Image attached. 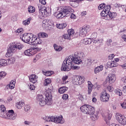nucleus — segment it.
Here are the masks:
<instances>
[{"mask_svg":"<svg viewBox=\"0 0 126 126\" xmlns=\"http://www.w3.org/2000/svg\"><path fill=\"white\" fill-rule=\"evenodd\" d=\"M52 83L51 79H46L43 83L44 86H47L46 88L45 98L42 94H38L37 100L39 102V104L40 107H44L47 105L51 106L53 104V98L52 96V91H53V86H49Z\"/></svg>","mask_w":126,"mask_h":126,"instance_id":"1","label":"nucleus"},{"mask_svg":"<svg viewBox=\"0 0 126 126\" xmlns=\"http://www.w3.org/2000/svg\"><path fill=\"white\" fill-rule=\"evenodd\" d=\"M111 10V6L107 5L105 6L104 9L100 13L101 19H104V20H114V18L117 17V14L115 12L112 13L110 10Z\"/></svg>","mask_w":126,"mask_h":126,"instance_id":"2","label":"nucleus"},{"mask_svg":"<svg viewBox=\"0 0 126 126\" xmlns=\"http://www.w3.org/2000/svg\"><path fill=\"white\" fill-rule=\"evenodd\" d=\"M72 62V58L68 57L67 59H65L63 62L61 67V70L63 71H69L70 69H79V66H74Z\"/></svg>","mask_w":126,"mask_h":126,"instance_id":"3","label":"nucleus"},{"mask_svg":"<svg viewBox=\"0 0 126 126\" xmlns=\"http://www.w3.org/2000/svg\"><path fill=\"white\" fill-rule=\"evenodd\" d=\"M37 6L39 10L38 15L40 19H42L43 17H47V16H49L51 15L50 8L43 6L40 4H37Z\"/></svg>","mask_w":126,"mask_h":126,"instance_id":"4","label":"nucleus"},{"mask_svg":"<svg viewBox=\"0 0 126 126\" xmlns=\"http://www.w3.org/2000/svg\"><path fill=\"white\" fill-rule=\"evenodd\" d=\"M85 56L84 53L82 52H75L73 56H69V58L72 59V62L76 64H80L82 63L81 59H83Z\"/></svg>","mask_w":126,"mask_h":126,"instance_id":"5","label":"nucleus"},{"mask_svg":"<svg viewBox=\"0 0 126 126\" xmlns=\"http://www.w3.org/2000/svg\"><path fill=\"white\" fill-rule=\"evenodd\" d=\"M80 110L84 114L87 115H93L95 113V108L91 105L85 104L80 107Z\"/></svg>","mask_w":126,"mask_h":126,"instance_id":"6","label":"nucleus"},{"mask_svg":"<svg viewBox=\"0 0 126 126\" xmlns=\"http://www.w3.org/2000/svg\"><path fill=\"white\" fill-rule=\"evenodd\" d=\"M20 37L23 42L32 45V38L33 37L32 34L30 36L29 33H25L24 34H21Z\"/></svg>","mask_w":126,"mask_h":126,"instance_id":"7","label":"nucleus"},{"mask_svg":"<svg viewBox=\"0 0 126 126\" xmlns=\"http://www.w3.org/2000/svg\"><path fill=\"white\" fill-rule=\"evenodd\" d=\"M38 51H41V48L38 47H32L30 49L25 50L24 54L25 56L31 57V56H34Z\"/></svg>","mask_w":126,"mask_h":126,"instance_id":"8","label":"nucleus"},{"mask_svg":"<svg viewBox=\"0 0 126 126\" xmlns=\"http://www.w3.org/2000/svg\"><path fill=\"white\" fill-rule=\"evenodd\" d=\"M17 50V45L15 43H10L9 45V47L7 50V53L6 55L8 56V57H10V56H12V54L13 53H15L16 50Z\"/></svg>","mask_w":126,"mask_h":126,"instance_id":"9","label":"nucleus"},{"mask_svg":"<svg viewBox=\"0 0 126 126\" xmlns=\"http://www.w3.org/2000/svg\"><path fill=\"white\" fill-rule=\"evenodd\" d=\"M90 27L89 26H86L84 28H81L79 32V36L81 37H86L88 36V33L90 32Z\"/></svg>","mask_w":126,"mask_h":126,"instance_id":"10","label":"nucleus"},{"mask_svg":"<svg viewBox=\"0 0 126 126\" xmlns=\"http://www.w3.org/2000/svg\"><path fill=\"white\" fill-rule=\"evenodd\" d=\"M116 118L117 121L121 124V125H126V118H125L121 113H117L116 115Z\"/></svg>","mask_w":126,"mask_h":126,"instance_id":"11","label":"nucleus"},{"mask_svg":"<svg viewBox=\"0 0 126 126\" xmlns=\"http://www.w3.org/2000/svg\"><path fill=\"white\" fill-rule=\"evenodd\" d=\"M100 98L102 102H108L109 99H110V95L107 93L106 91H104L101 93Z\"/></svg>","mask_w":126,"mask_h":126,"instance_id":"12","label":"nucleus"},{"mask_svg":"<svg viewBox=\"0 0 126 126\" xmlns=\"http://www.w3.org/2000/svg\"><path fill=\"white\" fill-rule=\"evenodd\" d=\"M52 120L53 122L55 123V124H60V125L64 124V119L63 116H52Z\"/></svg>","mask_w":126,"mask_h":126,"instance_id":"13","label":"nucleus"},{"mask_svg":"<svg viewBox=\"0 0 126 126\" xmlns=\"http://www.w3.org/2000/svg\"><path fill=\"white\" fill-rule=\"evenodd\" d=\"M74 34V30L72 29L68 30V33H65L63 35V39H67V40H70V37H72Z\"/></svg>","mask_w":126,"mask_h":126,"instance_id":"14","label":"nucleus"},{"mask_svg":"<svg viewBox=\"0 0 126 126\" xmlns=\"http://www.w3.org/2000/svg\"><path fill=\"white\" fill-rule=\"evenodd\" d=\"M61 9L62 10L63 13L65 14V16H66L68 13H71V12H73L74 11L70 6H65L61 8Z\"/></svg>","mask_w":126,"mask_h":126,"instance_id":"15","label":"nucleus"},{"mask_svg":"<svg viewBox=\"0 0 126 126\" xmlns=\"http://www.w3.org/2000/svg\"><path fill=\"white\" fill-rule=\"evenodd\" d=\"M2 118L6 120H15L16 119V114H5L2 116Z\"/></svg>","mask_w":126,"mask_h":126,"instance_id":"16","label":"nucleus"},{"mask_svg":"<svg viewBox=\"0 0 126 126\" xmlns=\"http://www.w3.org/2000/svg\"><path fill=\"white\" fill-rule=\"evenodd\" d=\"M42 42L43 41L40 38L34 37L32 36V44L40 45V44H42Z\"/></svg>","mask_w":126,"mask_h":126,"instance_id":"17","label":"nucleus"},{"mask_svg":"<svg viewBox=\"0 0 126 126\" xmlns=\"http://www.w3.org/2000/svg\"><path fill=\"white\" fill-rule=\"evenodd\" d=\"M38 76L35 74L31 75L29 77V80L32 83H36L38 81Z\"/></svg>","mask_w":126,"mask_h":126,"instance_id":"18","label":"nucleus"},{"mask_svg":"<svg viewBox=\"0 0 126 126\" xmlns=\"http://www.w3.org/2000/svg\"><path fill=\"white\" fill-rule=\"evenodd\" d=\"M109 83H114L116 81V75L114 74H109L108 76Z\"/></svg>","mask_w":126,"mask_h":126,"instance_id":"19","label":"nucleus"},{"mask_svg":"<svg viewBox=\"0 0 126 126\" xmlns=\"http://www.w3.org/2000/svg\"><path fill=\"white\" fill-rule=\"evenodd\" d=\"M56 17L58 19H62V18H63L64 16H66L64 13H63V10L61 8L60 12H58L57 13H56Z\"/></svg>","mask_w":126,"mask_h":126,"instance_id":"20","label":"nucleus"},{"mask_svg":"<svg viewBox=\"0 0 126 126\" xmlns=\"http://www.w3.org/2000/svg\"><path fill=\"white\" fill-rule=\"evenodd\" d=\"M75 80L76 82H78L79 84H82L85 81L84 78L81 77V76H77L75 78Z\"/></svg>","mask_w":126,"mask_h":126,"instance_id":"21","label":"nucleus"},{"mask_svg":"<svg viewBox=\"0 0 126 126\" xmlns=\"http://www.w3.org/2000/svg\"><path fill=\"white\" fill-rule=\"evenodd\" d=\"M51 24V20L45 19L42 22V27L43 28H46V27H49V25Z\"/></svg>","mask_w":126,"mask_h":126,"instance_id":"22","label":"nucleus"},{"mask_svg":"<svg viewBox=\"0 0 126 126\" xmlns=\"http://www.w3.org/2000/svg\"><path fill=\"white\" fill-rule=\"evenodd\" d=\"M0 110L1 112L0 116L1 117V118H2V116L6 114V108H5V106H4V105H1L0 106Z\"/></svg>","mask_w":126,"mask_h":126,"instance_id":"23","label":"nucleus"},{"mask_svg":"<svg viewBox=\"0 0 126 126\" xmlns=\"http://www.w3.org/2000/svg\"><path fill=\"white\" fill-rule=\"evenodd\" d=\"M92 87H93V84H92V83H91L90 81H88V94H91V92H92Z\"/></svg>","mask_w":126,"mask_h":126,"instance_id":"24","label":"nucleus"},{"mask_svg":"<svg viewBox=\"0 0 126 126\" xmlns=\"http://www.w3.org/2000/svg\"><path fill=\"white\" fill-rule=\"evenodd\" d=\"M107 67L109 68H112V67H116L117 66V64L115 63L114 61L108 62L107 63Z\"/></svg>","mask_w":126,"mask_h":126,"instance_id":"25","label":"nucleus"},{"mask_svg":"<svg viewBox=\"0 0 126 126\" xmlns=\"http://www.w3.org/2000/svg\"><path fill=\"white\" fill-rule=\"evenodd\" d=\"M68 90V88L67 87H62L59 89V93L60 94H63V93H65L66 91Z\"/></svg>","mask_w":126,"mask_h":126,"instance_id":"26","label":"nucleus"},{"mask_svg":"<svg viewBox=\"0 0 126 126\" xmlns=\"http://www.w3.org/2000/svg\"><path fill=\"white\" fill-rule=\"evenodd\" d=\"M15 80H11L8 84V87L10 89H13L15 87Z\"/></svg>","mask_w":126,"mask_h":126,"instance_id":"27","label":"nucleus"},{"mask_svg":"<svg viewBox=\"0 0 126 126\" xmlns=\"http://www.w3.org/2000/svg\"><path fill=\"white\" fill-rule=\"evenodd\" d=\"M83 43L85 45H90V44L92 43V40L91 39V38H85L83 39Z\"/></svg>","mask_w":126,"mask_h":126,"instance_id":"28","label":"nucleus"},{"mask_svg":"<svg viewBox=\"0 0 126 126\" xmlns=\"http://www.w3.org/2000/svg\"><path fill=\"white\" fill-rule=\"evenodd\" d=\"M97 38V32H94L92 34L91 38L93 39V42L94 44H97L98 41L95 40Z\"/></svg>","mask_w":126,"mask_h":126,"instance_id":"29","label":"nucleus"},{"mask_svg":"<svg viewBox=\"0 0 126 126\" xmlns=\"http://www.w3.org/2000/svg\"><path fill=\"white\" fill-rule=\"evenodd\" d=\"M102 70H103V65H100L94 68V73H99V72H100V71H102Z\"/></svg>","mask_w":126,"mask_h":126,"instance_id":"30","label":"nucleus"},{"mask_svg":"<svg viewBox=\"0 0 126 126\" xmlns=\"http://www.w3.org/2000/svg\"><path fill=\"white\" fill-rule=\"evenodd\" d=\"M66 27V24L63 23V24H57L56 25V27L58 28V29H63L64 28H65Z\"/></svg>","mask_w":126,"mask_h":126,"instance_id":"31","label":"nucleus"},{"mask_svg":"<svg viewBox=\"0 0 126 126\" xmlns=\"http://www.w3.org/2000/svg\"><path fill=\"white\" fill-rule=\"evenodd\" d=\"M24 105H25L24 102L20 101L16 104V107L17 108V109H22V107L24 106Z\"/></svg>","mask_w":126,"mask_h":126,"instance_id":"32","label":"nucleus"},{"mask_svg":"<svg viewBox=\"0 0 126 126\" xmlns=\"http://www.w3.org/2000/svg\"><path fill=\"white\" fill-rule=\"evenodd\" d=\"M0 63L1 64V66H6L7 65V61L4 59L0 60Z\"/></svg>","mask_w":126,"mask_h":126,"instance_id":"33","label":"nucleus"},{"mask_svg":"<svg viewBox=\"0 0 126 126\" xmlns=\"http://www.w3.org/2000/svg\"><path fill=\"white\" fill-rule=\"evenodd\" d=\"M28 10L30 13H34L35 12V7L33 6H29L28 8Z\"/></svg>","mask_w":126,"mask_h":126,"instance_id":"34","label":"nucleus"},{"mask_svg":"<svg viewBox=\"0 0 126 126\" xmlns=\"http://www.w3.org/2000/svg\"><path fill=\"white\" fill-rule=\"evenodd\" d=\"M38 36L39 38H47L48 34L45 32H39L38 34Z\"/></svg>","mask_w":126,"mask_h":126,"instance_id":"35","label":"nucleus"},{"mask_svg":"<svg viewBox=\"0 0 126 126\" xmlns=\"http://www.w3.org/2000/svg\"><path fill=\"white\" fill-rule=\"evenodd\" d=\"M114 92H115V94H116L118 96H122V95H123V92L119 89L115 90Z\"/></svg>","mask_w":126,"mask_h":126,"instance_id":"36","label":"nucleus"},{"mask_svg":"<svg viewBox=\"0 0 126 126\" xmlns=\"http://www.w3.org/2000/svg\"><path fill=\"white\" fill-rule=\"evenodd\" d=\"M54 47L55 51H57V52H61L63 50V47L58 46L57 44H54Z\"/></svg>","mask_w":126,"mask_h":126,"instance_id":"37","label":"nucleus"},{"mask_svg":"<svg viewBox=\"0 0 126 126\" xmlns=\"http://www.w3.org/2000/svg\"><path fill=\"white\" fill-rule=\"evenodd\" d=\"M31 19H32L31 18H29L28 19L24 21L23 22V25H25V26L29 25V24H30V21H31Z\"/></svg>","mask_w":126,"mask_h":126,"instance_id":"38","label":"nucleus"},{"mask_svg":"<svg viewBox=\"0 0 126 126\" xmlns=\"http://www.w3.org/2000/svg\"><path fill=\"white\" fill-rule=\"evenodd\" d=\"M68 79V76H65L63 77V84H66L68 82V81H67Z\"/></svg>","mask_w":126,"mask_h":126,"instance_id":"39","label":"nucleus"},{"mask_svg":"<svg viewBox=\"0 0 126 126\" xmlns=\"http://www.w3.org/2000/svg\"><path fill=\"white\" fill-rule=\"evenodd\" d=\"M42 73L45 76H51L52 75V71H42Z\"/></svg>","mask_w":126,"mask_h":126,"instance_id":"40","label":"nucleus"},{"mask_svg":"<svg viewBox=\"0 0 126 126\" xmlns=\"http://www.w3.org/2000/svg\"><path fill=\"white\" fill-rule=\"evenodd\" d=\"M93 115V116L91 117V119L93 120V121H96L97 120H98V114H97V113L96 114H91Z\"/></svg>","mask_w":126,"mask_h":126,"instance_id":"41","label":"nucleus"},{"mask_svg":"<svg viewBox=\"0 0 126 126\" xmlns=\"http://www.w3.org/2000/svg\"><path fill=\"white\" fill-rule=\"evenodd\" d=\"M85 63H87L88 65H90V64H91V63H92L93 62L92 61V60H91L90 58H89L85 60Z\"/></svg>","mask_w":126,"mask_h":126,"instance_id":"42","label":"nucleus"},{"mask_svg":"<svg viewBox=\"0 0 126 126\" xmlns=\"http://www.w3.org/2000/svg\"><path fill=\"white\" fill-rule=\"evenodd\" d=\"M6 72L4 71L0 72V80L1 78H4L6 76Z\"/></svg>","mask_w":126,"mask_h":126,"instance_id":"43","label":"nucleus"},{"mask_svg":"<svg viewBox=\"0 0 126 126\" xmlns=\"http://www.w3.org/2000/svg\"><path fill=\"white\" fill-rule=\"evenodd\" d=\"M113 42V39L108 38L106 42V44L107 46H111V43Z\"/></svg>","mask_w":126,"mask_h":126,"instance_id":"44","label":"nucleus"},{"mask_svg":"<svg viewBox=\"0 0 126 126\" xmlns=\"http://www.w3.org/2000/svg\"><path fill=\"white\" fill-rule=\"evenodd\" d=\"M107 90L109 92H113V91H114V88H113V87H112V85H109L107 86Z\"/></svg>","mask_w":126,"mask_h":126,"instance_id":"45","label":"nucleus"},{"mask_svg":"<svg viewBox=\"0 0 126 126\" xmlns=\"http://www.w3.org/2000/svg\"><path fill=\"white\" fill-rule=\"evenodd\" d=\"M46 122H53V116L50 117H46L45 118Z\"/></svg>","mask_w":126,"mask_h":126,"instance_id":"46","label":"nucleus"},{"mask_svg":"<svg viewBox=\"0 0 126 126\" xmlns=\"http://www.w3.org/2000/svg\"><path fill=\"white\" fill-rule=\"evenodd\" d=\"M77 3V1L75 0H70V5L71 6H74L73 4H75V3Z\"/></svg>","mask_w":126,"mask_h":126,"instance_id":"47","label":"nucleus"},{"mask_svg":"<svg viewBox=\"0 0 126 126\" xmlns=\"http://www.w3.org/2000/svg\"><path fill=\"white\" fill-rule=\"evenodd\" d=\"M39 59H41V55L37 54L35 59H34V60H33V63H36V61H38V60H39Z\"/></svg>","mask_w":126,"mask_h":126,"instance_id":"48","label":"nucleus"},{"mask_svg":"<svg viewBox=\"0 0 126 126\" xmlns=\"http://www.w3.org/2000/svg\"><path fill=\"white\" fill-rule=\"evenodd\" d=\"M106 4L105 3L103 4H100L99 6H98V9L101 10V9H103V8H104V9H105V6Z\"/></svg>","mask_w":126,"mask_h":126,"instance_id":"49","label":"nucleus"},{"mask_svg":"<svg viewBox=\"0 0 126 126\" xmlns=\"http://www.w3.org/2000/svg\"><path fill=\"white\" fill-rule=\"evenodd\" d=\"M30 108L31 107L30 106V105H25L24 107V110L25 111V112H28L29 110H30Z\"/></svg>","mask_w":126,"mask_h":126,"instance_id":"50","label":"nucleus"},{"mask_svg":"<svg viewBox=\"0 0 126 126\" xmlns=\"http://www.w3.org/2000/svg\"><path fill=\"white\" fill-rule=\"evenodd\" d=\"M28 87L30 90H34L35 88V86L31 85L30 84L28 85Z\"/></svg>","mask_w":126,"mask_h":126,"instance_id":"51","label":"nucleus"},{"mask_svg":"<svg viewBox=\"0 0 126 126\" xmlns=\"http://www.w3.org/2000/svg\"><path fill=\"white\" fill-rule=\"evenodd\" d=\"M97 44H99V45H103V41H104V40L103 39V38H100L98 40H97Z\"/></svg>","mask_w":126,"mask_h":126,"instance_id":"52","label":"nucleus"},{"mask_svg":"<svg viewBox=\"0 0 126 126\" xmlns=\"http://www.w3.org/2000/svg\"><path fill=\"white\" fill-rule=\"evenodd\" d=\"M62 99L64 100H67V99H68V95L67 94H63L62 96Z\"/></svg>","mask_w":126,"mask_h":126,"instance_id":"53","label":"nucleus"},{"mask_svg":"<svg viewBox=\"0 0 126 126\" xmlns=\"http://www.w3.org/2000/svg\"><path fill=\"white\" fill-rule=\"evenodd\" d=\"M121 107H122L123 109H126V99L124 101V102L121 104Z\"/></svg>","mask_w":126,"mask_h":126,"instance_id":"54","label":"nucleus"},{"mask_svg":"<svg viewBox=\"0 0 126 126\" xmlns=\"http://www.w3.org/2000/svg\"><path fill=\"white\" fill-rule=\"evenodd\" d=\"M14 114V111L13 110H9L8 112L6 111V115H12Z\"/></svg>","mask_w":126,"mask_h":126,"instance_id":"55","label":"nucleus"},{"mask_svg":"<svg viewBox=\"0 0 126 126\" xmlns=\"http://www.w3.org/2000/svg\"><path fill=\"white\" fill-rule=\"evenodd\" d=\"M22 48H23V45L20 43L17 45V49H18V50H21L22 49Z\"/></svg>","mask_w":126,"mask_h":126,"instance_id":"56","label":"nucleus"},{"mask_svg":"<svg viewBox=\"0 0 126 126\" xmlns=\"http://www.w3.org/2000/svg\"><path fill=\"white\" fill-rule=\"evenodd\" d=\"M15 32H16V33H22V32H23V29H22V28H19V29H18V30H17L15 31Z\"/></svg>","mask_w":126,"mask_h":126,"instance_id":"57","label":"nucleus"},{"mask_svg":"<svg viewBox=\"0 0 126 126\" xmlns=\"http://www.w3.org/2000/svg\"><path fill=\"white\" fill-rule=\"evenodd\" d=\"M70 18L71 19H76V15H75V14L72 13L70 14Z\"/></svg>","mask_w":126,"mask_h":126,"instance_id":"58","label":"nucleus"},{"mask_svg":"<svg viewBox=\"0 0 126 126\" xmlns=\"http://www.w3.org/2000/svg\"><path fill=\"white\" fill-rule=\"evenodd\" d=\"M114 7L116 8H119L120 9V7H121V4L117 3L114 4Z\"/></svg>","mask_w":126,"mask_h":126,"instance_id":"59","label":"nucleus"},{"mask_svg":"<svg viewBox=\"0 0 126 126\" xmlns=\"http://www.w3.org/2000/svg\"><path fill=\"white\" fill-rule=\"evenodd\" d=\"M39 2L43 5H45V4L46 3L45 0H39Z\"/></svg>","mask_w":126,"mask_h":126,"instance_id":"60","label":"nucleus"},{"mask_svg":"<svg viewBox=\"0 0 126 126\" xmlns=\"http://www.w3.org/2000/svg\"><path fill=\"white\" fill-rule=\"evenodd\" d=\"M114 58H115V55H114V54H110L108 56V59L109 60H112V59H114Z\"/></svg>","mask_w":126,"mask_h":126,"instance_id":"61","label":"nucleus"},{"mask_svg":"<svg viewBox=\"0 0 126 126\" xmlns=\"http://www.w3.org/2000/svg\"><path fill=\"white\" fill-rule=\"evenodd\" d=\"M123 69H126V63L121 65Z\"/></svg>","mask_w":126,"mask_h":126,"instance_id":"62","label":"nucleus"},{"mask_svg":"<svg viewBox=\"0 0 126 126\" xmlns=\"http://www.w3.org/2000/svg\"><path fill=\"white\" fill-rule=\"evenodd\" d=\"M121 80L122 82H123V83L126 84V77H124L123 78H122Z\"/></svg>","mask_w":126,"mask_h":126,"instance_id":"63","label":"nucleus"},{"mask_svg":"<svg viewBox=\"0 0 126 126\" xmlns=\"http://www.w3.org/2000/svg\"><path fill=\"white\" fill-rule=\"evenodd\" d=\"M122 39H123L124 41H125V42H126V34H123L122 36Z\"/></svg>","mask_w":126,"mask_h":126,"instance_id":"64","label":"nucleus"}]
</instances>
